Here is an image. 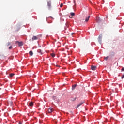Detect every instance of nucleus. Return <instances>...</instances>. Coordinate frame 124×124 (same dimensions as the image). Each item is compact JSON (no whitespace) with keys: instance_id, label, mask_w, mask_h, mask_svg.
Masks as SVG:
<instances>
[{"instance_id":"a878e982","label":"nucleus","mask_w":124,"mask_h":124,"mask_svg":"<svg viewBox=\"0 0 124 124\" xmlns=\"http://www.w3.org/2000/svg\"><path fill=\"white\" fill-rule=\"evenodd\" d=\"M70 18H71V16H70Z\"/></svg>"},{"instance_id":"f3484780","label":"nucleus","mask_w":124,"mask_h":124,"mask_svg":"<svg viewBox=\"0 0 124 124\" xmlns=\"http://www.w3.org/2000/svg\"><path fill=\"white\" fill-rule=\"evenodd\" d=\"M70 14L72 16H74V15H75V14L73 12H71Z\"/></svg>"},{"instance_id":"aec40b11","label":"nucleus","mask_w":124,"mask_h":124,"mask_svg":"<svg viewBox=\"0 0 124 124\" xmlns=\"http://www.w3.org/2000/svg\"><path fill=\"white\" fill-rule=\"evenodd\" d=\"M63 5V4L62 3H61L60 4V7H62Z\"/></svg>"},{"instance_id":"2eb2a0df","label":"nucleus","mask_w":124,"mask_h":124,"mask_svg":"<svg viewBox=\"0 0 124 124\" xmlns=\"http://www.w3.org/2000/svg\"><path fill=\"white\" fill-rule=\"evenodd\" d=\"M105 60H106V61H107V60H108V59H109V56H107L106 57L104 58Z\"/></svg>"},{"instance_id":"7ed1b4c3","label":"nucleus","mask_w":124,"mask_h":124,"mask_svg":"<svg viewBox=\"0 0 124 124\" xmlns=\"http://www.w3.org/2000/svg\"><path fill=\"white\" fill-rule=\"evenodd\" d=\"M47 6L48 8H51V6H52L51 1L47 2Z\"/></svg>"},{"instance_id":"ddd939ff","label":"nucleus","mask_w":124,"mask_h":124,"mask_svg":"<svg viewBox=\"0 0 124 124\" xmlns=\"http://www.w3.org/2000/svg\"><path fill=\"white\" fill-rule=\"evenodd\" d=\"M76 86H77L76 84L73 85L72 90H74V89H75V88H76Z\"/></svg>"},{"instance_id":"a211bd4d","label":"nucleus","mask_w":124,"mask_h":124,"mask_svg":"<svg viewBox=\"0 0 124 124\" xmlns=\"http://www.w3.org/2000/svg\"><path fill=\"white\" fill-rule=\"evenodd\" d=\"M10 77H13V76H14V74H10Z\"/></svg>"},{"instance_id":"f257e3e1","label":"nucleus","mask_w":124,"mask_h":124,"mask_svg":"<svg viewBox=\"0 0 124 124\" xmlns=\"http://www.w3.org/2000/svg\"><path fill=\"white\" fill-rule=\"evenodd\" d=\"M16 43H18V46H21L24 45V43L22 42L16 41Z\"/></svg>"},{"instance_id":"f8f14e48","label":"nucleus","mask_w":124,"mask_h":124,"mask_svg":"<svg viewBox=\"0 0 124 124\" xmlns=\"http://www.w3.org/2000/svg\"><path fill=\"white\" fill-rule=\"evenodd\" d=\"M29 105L30 106H33V102H31L30 103H29Z\"/></svg>"},{"instance_id":"6e6552de","label":"nucleus","mask_w":124,"mask_h":124,"mask_svg":"<svg viewBox=\"0 0 124 124\" xmlns=\"http://www.w3.org/2000/svg\"><path fill=\"white\" fill-rule=\"evenodd\" d=\"M102 38V35H99L98 37V42H101V39Z\"/></svg>"},{"instance_id":"412c9836","label":"nucleus","mask_w":124,"mask_h":124,"mask_svg":"<svg viewBox=\"0 0 124 124\" xmlns=\"http://www.w3.org/2000/svg\"><path fill=\"white\" fill-rule=\"evenodd\" d=\"M9 49H12V46H9Z\"/></svg>"},{"instance_id":"f03ea898","label":"nucleus","mask_w":124,"mask_h":124,"mask_svg":"<svg viewBox=\"0 0 124 124\" xmlns=\"http://www.w3.org/2000/svg\"><path fill=\"white\" fill-rule=\"evenodd\" d=\"M37 39H38V37L36 36H33L32 38V41H33L34 40H37Z\"/></svg>"},{"instance_id":"393cba45","label":"nucleus","mask_w":124,"mask_h":124,"mask_svg":"<svg viewBox=\"0 0 124 124\" xmlns=\"http://www.w3.org/2000/svg\"><path fill=\"white\" fill-rule=\"evenodd\" d=\"M19 124H22V122H19Z\"/></svg>"},{"instance_id":"c85d7f7f","label":"nucleus","mask_w":124,"mask_h":124,"mask_svg":"<svg viewBox=\"0 0 124 124\" xmlns=\"http://www.w3.org/2000/svg\"><path fill=\"white\" fill-rule=\"evenodd\" d=\"M57 66H59V65H57Z\"/></svg>"},{"instance_id":"0eeeda50","label":"nucleus","mask_w":124,"mask_h":124,"mask_svg":"<svg viewBox=\"0 0 124 124\" xmlns=\"http://www.w3.org/2000/svg\"><path fill=\"white\" fill-rule=\"evenodd\" d=\"M37 52L38 53H39L40 55H43V52H42V50H41V49H38Z\"/></svg>"},{"instance_id":"9d476101","label":"nucleus","mask_w":124,"mask_h":124,"mask_svg":"<svg viewBox=\"0 0 124 124\" xmlns=\"http://www.w3.org/2000/svg\"><path fill=\"white\" fill-rule=\"evenodd\" d=\"M90 19V16H88V17H86L85 19V22H88V21H89V20Z\"/></svg>"},{"instance_id":"cd10ccee","label":"nucleus","mask_w":124,"mask_h":124,"mask_svg":"<svg viewBox=\"0 0 124 124\" xmlns=\"http://www.w3.org/2000/svg\"><path fill=\"white\" fill-rule=\"evenodd\" d=\"M75 5H76V4L75 5V4L74 6H75Z\"/></svg>"},{"instance_id":"6ab92c4d","label":"nucleus","mask_w":124,"mask_h":124,"mask_svg":"<svg viewBox=\"0 0 124 124\" xmlns=\"http://www.w3.org/2000/svg\"><path fill=\"white\" fill-rule=\"evenodd\" d=\"M57 97L56 96H53V100H56Z\"/></svg>"},{"instance_id":"b1692460","label":"nucleus","mask_w":124,"mask_h":124,"mask_svg":"<svg viewBox=\"0 0 124 124\" xmlns=\"http://www.w3.org/2000/svg\"><path fill=\"white\" fill-rule=\"evenodd\" d=\"M74 3L76 5V2H75V0H74Z\"/></svg>"},{"instance_id":"423d86ee","label":"nucleus","mask_w":124,"mask_h":124,"mask_svg":"<svg viewBox=\"0 0 124 124\" xmlns=\"http://www.w3.org/2000/svg\"><path fill=\"white\" fill-rule=\"evenodd\" d=\"M92 70H95L96 69V66H91Z\"/></svg>"},{"instance_id":"39448f33","label":"nucleus","mask_w":124,"mask_h":124,"mask_svg":"<svg viewBox=\"0 0 124 124\" xmlns=\"http://www.w3.org/2000/svg\"><path fill=\"white\" fill-rule=\"evenodd\" d=\"M83 103H85L84 101H82V102L79 103V104H78L77 105V108H78V107H80V106H81V105H82V104H83Z\"/></svg>"},{"instance_id":"9b49d317","label":"nucleus","mask_w":124,"mask_h":124,"mask_svg":"<svg viewBox=\"0 0 124 124\" xmlns=\"http://www.w3.org/2000/svg\"><path fill=\"white\" fill-rule=\"evenodd\" d=\"M29 54L31 55V56H32L33 55V52H32V51H30L29 52Z\"/></svg>"},{"instance_id":"4be33fe9","label":"nucleus","mask_w":124,"mask_h":124,"mask_svg":"<svg viewBox=\"0 0 124 124\" xmlns=\"http://www.w3.org/2000/svg\"><path fill=\"white\" fill-rule=\"evenodd\" d=\"M75 100H76V98H75L74 99V100H73V101H75Z\"/></svg>"},{"instance_id":"20e7f679","label":"nucleus","mask_w":124,"mask_h":124,"mask_svg":"<svg viewBox=\"0 0 124 124\" xmlns=\"http://www.w3.org/2000/svg\"><path fill=\"white\" fill-rule=\"evenodd\" d=\"M54 111V109L53 108H49L48 109V113H52Z\"/></svg>"},{"instance_id":"4468645a","label":"nucleus","mask_w":124,"mask_h":124,"mask_svg":"<svg viewBox=\"0 0 124 124\" xmlns=\"http://www.w3.org/2000/svg\"><path fill=\"white\" fill-rule=\"evenodd\" d=\"M51 56L52 57V58H54L55 56V53H51Z\"/></svg>"},{"instance_id":"5701e85b","label":"nucleus","mask_w":124,"mask_h":124,"mask_svg":"<svg viewBox=\"0 0 124 124\" xmlns=\"http://www.w3.org/2000/svg\"><path fill=\"white\" fill-rule=\"evenodd\" d=\"M122 71H124V68H123L122 69Z\"/></svg>"},{"instance_id":"dca6fc26","label":"nucleus","mask_w":124,"mask_h":124,"mask_svg":"<svg viewBox=\"0 0 124 124\" xmlns=\"http://www.w3.org/2000/svg\"><path fill=\"white\" fill-rule=\"evenodd\" d=\"M10 44H11V43H10V42H8L6 44V46H7V47H8V46L9 45H10Z\"/></svg>"},{"instance_id":"1a4fd4ad","label":"nucleus","mask_w":124,"mask_h":124,"mask_svg":"<svg viewBox=\"0 0 124 124\" xmlns=\"http://www.w3.org/2000/svg\"><path fill=\"white\" fill-rule=\"evenodd\" d=\"M96 20L98 23H99L100 22H101V19L99 17H96Z\"/></svg>"},{"instance_id":"bb28decb","label":"nucleus","mask_w":124,"mask_h":124,"mask_svg":"<svg viewBox=\"0 0 124 124\" xmlns=\"http://www.w3.org/2000/svg\"><path fill=\"white\" fill-rule=\"evenodd\" d=\"M70 18H71V16H70Z\"/></svg>"}]
</instances>
